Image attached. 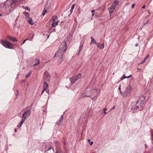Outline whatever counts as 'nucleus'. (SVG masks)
Wrapping results in <instances>:
<instances>
[{"label": "nucleus", "mask_w": 153, "mask_h": 153, "mask_svg": "<svg viewBox=\"0 0 153 153\" xmlns=\"http://www.w3.org/2000/svg\"><path fill=\"white\" fill-rule=\"evenodd\" d=\"M1 43L5 48L10 49L13 48V45L7 40H1Z\"/></svg>", "instance_id": "obj_1"}, {"label": "nucleus", "mask_w": 153, "mask_h": 153, "mask_svg": "<svg viewBox=\"0 0 153 153\" xmlns=\"http://www.w3.org/2000/svg\"><path fill=\"white\" fill-rule=\"evenodd\" d=\"M67 49V44L65 42H63L61 44L59 47V49L60 51H61L63 52H65L66 51Z\"/></svg>", "instance_id": "obj_2"}, {"label": "nucleus", "mask_w": 153, "mask_h": 153, "mask_svg": "<svg viewBox=\"0 0 153 153\" xmlns=\"http://www.w3.org/2000/svg\"><path fill=\"white\" fill-rule=\"evenodd\" d=\"M62 51H60L59 50H58L57 51H56L55 53V55L54 56V57L55 58L56 57L59 56L60 57V58L62 59V56L63 54Z\"/></svg>", "instance_id": "obj_3"}, {"label": "nucleus", "mask_w": 153, "mask_h": 153, "mask_svg": "<svg viewBox=\"0 0 153 153\" xmlns=\"http://www.w3.org/2000/svg\"><path fill=\"white\" fill-rule=\"evenodd\" d=\"M30 111L28 110L26 111L23 114V118L22 119L25 120L26 118L30 116Z\"/></svg>", "instance_id": "obj_4"}, {"label": "nucleus", "mask_w": 153, "mask_h": 153, "mask_svg": "<svg viewBox=\"0 0 153 153\" xmlns=\"http://www.w3.org/2000/svg\"><path fill=\"white\" fill-rule=\"evenodd\" d=\"M115 9V8L113 7L112 5H111V6L108 8V10L109 12L110 16L113 14V12Z\"/></svg>", "instance_id": "obj_5"}, {"label": "nucleus", "mask_w": 153, "mask_h": 153, "mask_svg": "<svg viewBox=\"0 0 153 153\" xmlns=\"http://www.w3.org/2000/svg\"><path fill=\"white\" fill-rule=\"evenodd\" d=\"M27 21L28 23L31 25H33L34 24V22L32 18L29 17V18L27 19Z\"/></svg>", "instance_id": "obj_6"}, {"label": "nucleus", "mask_w": 153, "mask_h": 153, "mask_svg": "<svg viewBox=\"0 0 153 153\" xmlns=\"http://www.w3.org/2000/svg\"><path fill=\"white\" fill-rule=\"evenodd\" d=\"M48 84L46 82H45L43 85V88L42 91V94H43L44 91L47 90V89L48 88Z\"/></svg>", "instance_id": "obj_7"}, {"label": "nucleus", "mask_w": 153, "mask_h": 153, "mask_svg": "<svg viewBox=\"0 0 153 153\" xmlns=\"http://www.w3.org/2000/svg\"><path fill=\"white\" fill-rule=\"evenodd\" d=\"M96 45L98 48L100 49H102L104 48V44H100L99 43H97L96 44Z\"/></svg>", "instance_id": "obj_8"}, {"label": "nucleus", "mask_w": 153, "mask_h": 153, "mask_svg": "<svg viewBox=\"0 0 153 153\" xmlns=\"http://www.w3.org/2000/svg\"><path fill=\"white\" fill-rule=\"evenodd\" d=\"M7 38L9 39L10 40H12L13 42H17V40L16 39V38L12 37L10 36H7Z\"/></svg>", "instance_id": "obj_9"}, {"label": "nucleus", "mask_w": 153, "mask_h": 153, "mask_svg": "<svg viewBox=\"0 0 153 153\" xmlns=\"http://www.w3.org/2000/svg\"><path fill=\"white\" fill-rule=\"evenodd\" d=\"M44 79L46 80H50V77L49 75H47V74H45L44 75Z\"/></svg>", "instance_id": "obj_10"}, {"label": "nucleus", "mask_w": 153, "mask_h": 153, "mask_svg": "<svg viewBox=\"0 0 153 153\" xmlns=\"http://www.w3.org/2000/svg\"><path fill=\"white\" fill-rule=\"evenodd\" d=\"M119 2L118 1H115L113 3L112 5L114 7L116 8Z\"/></svg>", "instance_id": "obj_11"}, {"label": "nucleus", "mask_w": 153, "mask_h": 153, "mask_svg": "<svg viewBox=\"0 0 153 153\" xmlns=\"http://www.w3.org/2000/svg\"><path fill=\"white\" fill-rule=\"evenodd\" d=\"M25 120H23V119H22V120L20 121L19 123L17 125V127L19 128H20L21 127L23 123L24 122Z\"/></svg>", "instance_id": "obj_12"}, {"label": "nucleus", "mask_w": 153, "mask_h": 153, "mask_svg": "<svg viewBox=\"0 0 153 153\" xmlns=\"http://www.w3.org/2000/svg\"><path fill=\"white\" fill-rule=\"evenodd\" d=\"M55 21V20L54 19L53 20V22L52 23V27H55L58 24L57 22H56V21L54 22Z\"/></svg>", "instance_id": "obj_13"}, {"label": "nucleus", "mask_w": 153, "mask_h": 153, "mask_svg": "<svg viewBox=\"0 0 153 153\" xmlns=\"http://www.w3.org/2000/svg\"><path fill=\"white\" fill-rule=\"evenodd\" d=\"M81 75L80 74H78L74 78H75L76 80L77 81L79 79L81 78Z\"/></svg>", "instance_id": "obj_14"}, {"label": "nucleus", "mask_w": 153, "mask_h": 153, "mask_svg": "<svg viewBox=\"0 0 153 153\" xmlns=\"http://www.w3.org/2000/svg\"><path fill=\"white\" fill-rule=\"evenodd\" d=\"M35 63L34 64V65H37L39 63V61L38 59H36L34 60Z\"/></svg>", "instance_id": "obj_15"}, {"label": "nucleus", "mask_w": 153, "mask_h": 153, "mask_svg": "<svg viewBox=\"0 0 153 153\" xmlns=\"http://www.w3.org/2000/svg\"><path fill=\"white\" fill-rule=\"evenodd\" d=\"M70 80L72 83H74L76 81L74 77L71 78L70 79Z\"/></svg>", "instance_id": "obj_16"}, {"label": "nucleus", "mask_w": 153, "mask_h": 153, "mask_svg": "<svg viewBox=\"0 0 153 153\" xmlns=\"http://www.w3.org/2000/svg\"><path fill=\"white\" fill-rule=\"evenodd\" d=\"M24 14H25V18L27 19L28 18H29V17H29V13L26 12H24Z\"/></svg>", "instance_id": "obj_17"}, {"label": "nucleus", "mask_w": 153, "mask_h": 153, "mask_svg": "<svg viewBox=\"0 0 153 153\" xmlns=\"http://www.w3.org/2000/svg\"><path fill=\"white\" fill-rule=\"evenodd\" d=\"M131 75H130V76H127V77H126L125 75L124 74L123 75V76L121 77V80H123L125 78H129L130 77H131Z\"/></svg>", "instance_id": "obj_18"}, {"label": "nucleus", "mask_w": 153, "mask_h": 153, "mask_svg": "<svg viewBox=\"0 0 153 153\" xmlns=\"http://www.w3.org/2000/svg\"><path fill=\"white\" fill-rule=\"evenodd\" d=\"M91 43L92 42H93V43H94L95 44H96L97 43L96 42V40L94 38H93L91 37Z\"/></svg>", "instance_id": "obj_19"}, {"label": "nucleus", "mask_w": 153, "mask_h": 153, "mask_svg": "<svg viewBox=\"0 0 153 153\" xmlns=\"http://www.w3.org/2000/svg\"><path fill=\"white\" fill-rule=\"evenodd\" d=\"M23 8L26 10H28L29 11H30V8L27 7H25L23 6H22Z\"/></svg>", "instance_id": "obj_20"}, {"label": "nucleus", "mask_w": 153, "mask_h": 153, "mask_svg": "<svg viewBox=\"0 0 153 153\" xmlns=\"http://www.w3.org/2000/svg\"><path fill=\"white\" fill-rule=\"evenodd\" d=\"M149 54H148L144 58V60L145 61L147 60V59L149 57Z\"/></svg>", "instance_id": "obj_21"}, {"label": "nucleus", "mask_w": 153, "mask_h": 153, "mask_svg": "<svg viewBox=\"0 0 153 153\" xmlns=\"http://www.w3.org/2000/svg\"><path fill=\"white\" fill-rule=\"evenodd\" d=\"M88 141L89 142V144L91 146L93 144V142L92 141L91 142V140L89 139H88Z\"/></svg>", "instance_id": "obj_22"}, {"label": "nucleus", "mask_w": 153, "mask_h": 153, "mask_svg": "<svg viewBox=\"0 0 153 153\" xmlns=\"http://www.w3.org/2000/svg\"><path fill=\"white\" fill-rule=\"evenodd\" d=\"M47 13V11L46 10H44L42 13V15L44 16Z\"/></svg>", "instance_id": "obj_23"}, {"label": "nucleus", "mask_w": 153, "mask_h": 153, "mask_svg": "<svg viewBox=\"0 0 153 153\" xmlns=\"http://www.w3.org/2000/svg\"><path fill=\"white\" fill-rule=\"evenodd\" d=\"M119 90L120 91V93L121 94V95H122V92H121V87L120 86H119Z\"/></svg>", "instance_id": "obj_24"}, {"label": "nucleus", "mask_w": 153, "mask_h": 153, "mask_svg": "<svg viewBox=\"0 0 153 153\" xmlns=\"http://www.w3.org/2000/svg\"><path fill=\"white\" fill-rule=\"evenodd\" d=\"M74 4H73L72 5L71 8V11H72L73 10V9H74Z\"/></svg>", "instance_id": "obj_25"}, {"label": "nucleus", "mask_w": 153, "mask_h": 153, "mask_svg": "<svg viewBox=\"0 0 153 153\" xmlns=\"http://www.w3.org/2000/svg\"><path fill=\"white\" fill-rule=\"evenodd\" d=\"M95 12V10H93L91 11V12L92 13V16H93L94 15V13Z\"/></svg>", "instance_id": "obj_26"}, {"label": "nucleus", "mask_w": 153, "mask_h": 153, "mask_svg": "<svg viewBox=\"0 0 153 153\" xmlns=\"http://www.w3.org/2000/svg\"><path fill=\"white\" fill-rule=\"evenodd\" d=\"M135 5V4H132V6H131L132 8H133L134 7Z\"/></svg>", "instance_id": "obj_27"}, {"label": "nucleus", "mask_w": 153, "mask_h": 153, "mask_svg": "<svg viewBox=\"0 0 153 153\" xmlns=\"http://www.w3.org/2000/svg\"><path fill=\"white\" fill-rule=\"evenodd\" d=\"M107 108H105L104 109V112L105 114H107V113L105 112V111L107 110Z\"/></svg>", "instance_id": "obj_28"}, {"label": "nucleus", "mask_w": 153, "mask_h": 153, "mask_svg": "<svg viewBox=\"0 0 153 153\" xmlns=\"http://www.w3.org/2000/svg\"><path fill=\"white\" fill-rule=\"evenodd\" d=\"M145 62V61H144V60L143 59V60L141 62V64H142V63H144Z\"/></svg>", "instance_id": "obj_29"}, {"label": "nucleus", "mask_w": 153, "mask_h": 153, "mask_svg": "<svg viewBox=\"0 0 153 153\" xmlns=\"http://www.w3.org/2000/svg\"><path fill=\"white\" fill-rule=\"evenodd\" d=\"M27 40V39H25L24 40L22 44H24V43L26 41V40Z\"/></svg>", "instance_id": "obj_30"}, {"label": "nucleus", "mask_w": 153, "mask_h": 153, "mask_svg": "<svg viewBox=\"0 0 153 153\" xmlns=\"http://www.w3.org/2000/svg\"><path fill=\"white\" fill-rule=\"evenodd\" d=\"M145 5H143V7H142V8L143 9H145Z\"/></svg>", "instance_id": "obj_31"}, {"label": "nucleus", "mask_w": 153, "mask_h": 153, "mask_svg": "<svg viewBox=\"0 0 153 153\" xmlns=\"http://www.w3.org/2000/svg\"><path fill=\"white\" fill-rule=\"evenodd\" d=\"M135 45L137 47V46H138L139 45H138V43H136L135 44Z\"/></svg>", "instance_id": "obj_32"}, {"label": "nucleus", "mask_w": 153, "mask_h": 153, "mask_svg": "<svg viewBox=\"0 0 153 153\" xmlns=\"http://www.w3.org/2000/svg\"><path fill=\"white\" fill-rule=\"evenodd\" d=\"M114 108H115V106H114L113 107V108L111 109V110H112V109H114Z\"/></svg>", "instance_id": "obj_33"}, {"label": "nucleus", "mask_w": 153, "mask_h": 153, "mask_svg": "<svg viewBox=\"0 0 153 153\" xmlns=\"http://www.w3.org/2000/svg\"><path fill=\"white\" fill-rule=\"evenodd\" d=\"M29 75H26V77H29Z\"/></svg>", "instance_id": "obj_34"}, {"label": "nucleus", "mask_w": 153, "mask_h": 153, "mask_svg": "<svg viewBox=\"0 0 153 153\" xmlns=\"http://www.w3.org/2000/svg\"><path fill=\"white\" fill-rule=\"evenodd\" d=\"M15 132H17V131H16V129H15Z\"/></svg>", "instance_id": "obj_35"}, {"label": "nucleus", "mask_w": 153, "mask_h": 153, "mask_svg": "<svg viewBox=\"0 0 153 153\" xmlns=\"http://www.w3.org/2000/svg\"><path fill=\"white\" fill-rule=\"evenodd\" d=\"M79 53H78V55H79Z\"/></svg>", "instance_id": "obj_36"}, {"label": "nucleus", "mask_w": 153, "mask_h": 153, "mask_svg": "<svg viewBox=\"0 0 153 153\" xmlns=\"http://www.w3.org/2000/svg\"><path fill=\"white\" fill-rule=\"evenodd\" d=\"M56 153H59L58 152H56Z\"/></svg>", "instance_id": "obj_37"}, {"label": "nucleus", "mask_w": 153, "mask_h": 153, "mask_svg": "<svg viewBox=\"0 0 153 153\" xmlns=\"http://www.w3.org/2000/svg\"><path fill=\"white\" fill-rule=\"evenodd\" d=\"M1 16V15L0 14V16Z\"/></svg>", "instance_id": "obj_38"}]
</instances>
